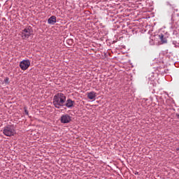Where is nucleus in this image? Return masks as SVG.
Here are the masks:
<instances>
[{
	"instance_id": "1",
	"label": "nucleus",
	"mask_w": 179,
	"mask_h": 179,
	"mask_svg": "<svg viewBox=\"0 0 179 179\" xmlns=\"http://www.w3.org/2000/svg\"><path fill=\"white\" fill-rule=\"evenodd\" d=\"M65 101H66V96L63 93H57L53 97V105L56 108H61L65 106Z\"/></svg>"
},
{
	"instance_id": "2",
	"label": "nucleus",
	"mask_w": 179,
	"mask_h": 179,
	"mask_svg": "<svg viewBox=\"0 0 179 179\" xmlns=\"http://www.w3.org/2000/svg\"><path fill=\"white\" fill-rule=\"evenodd\" d=\"M3 134L5 136H13L15 134H16L15 127L13 125H8L7 127H3Z\"/></svg>"
},
{
	"instance_id": "3",
	"label": "nucleus",
	"mask_w": 179,
	"mask_h": 179,
	"mask_svg": "<svg viewBox=\"0 0 179 179\" xmlns=\"http://www.w3.org/2000/svg\"><path fill=\"white\" fill-rule=\"evenodd\" d=\"M31 34H33V28L29 26L22 31L21 37L23 40H26V38H29Z\"/></svg>"
},
{
	"instance_id": "4",
	"label": "nucleus",
	"mask_w": 179,
	"mask_h": 179,
	"mask_svg": "<svg viewBox=\"0 0 179 179\" xmlns=\"http://www.w3.org/2000/svg\"><path fill=\"white\" fill-rule=\"evenodd\" d=\"M30 66V61L29 60H22L20 63V67L22 71H26Z\"/></svg>"
},
{
	"instance_id": "5",
	"label": "nucleus",
	"mask_w": 179,
	"mask_h": 179,
	"mask_svg": "<svg viewBox=\"0 0 179 179\" xmlns=\"http://www.w3.org/2000/svg\"><path fill=\"white\" fill-rule=\"evenodd\" d=\"M69 122H71V116L69 115H63L61 117V123L68 124Z\"/></svg>"
},
{
	"instance_id": "6",
	"label": "nucleus",
	"mask_w": 179,
	"mask_h": 179,
	"mask_svg": "<svg viewBox=\"0 0 179 179\" xmlns=\"http://www.w3.org/2000/svg\"><path fill=\"white\" fill-rule=\"evenodd\" d=\"M64 106L67 107V108H72V107L75 106V101H72V99H69L65 101Z\"/></svg>"
},
{
	"instance_id": "7",
	"label": "nucleus",
	"mask_w": 179,
	"mask_h": 179,
	"mask_svg": "<svg viewBox=\"0 0 179 179\" xmlns=\"http://www.w3.org/2000/svg\"><path fill=\"white\" fill-rule=\"evenodd\" d=\"M48 24H55V23H57V17H55V15L51 16L48 20Z\"/></svg>"
},
{
	"instance_id": "8",
	"label": "nucleus",
	"mask_w": 179,
	"mask_h": 179,
	"mask_svg": "<svg viewBox=\"0 0 179 179\" xmlns=\"http://www.w3.org/2000/svg\"><path fill=\"white\" fill-rule=\"evenodd\" d=\"M97 95L96 94V92H91L90 93H88L87 94V97L88 99H90V100H93L94 99H96V96Z\"/></svg>"
},
{
	"instance_id": "9",
	"label": "nucleus",
	"mask_w": 179,
	"mask_h": 179,
	"mask_svg": "<svg viewBox=\"0 0 179 179\" xmlns=\"http://www.w3.org/2000/svg\"><path fill=\"white\" fill-rule=\"evenodd\" d=\"M158 36L163 44L167 43V38H164V35L163 34H159Z\"/></svg>"
},
{
	"instance_id": "10",
	"label": "nucleus",
	"mask_w": 179,
	"mask_h": 179,
	"mask_svg": "<svg viewBox=\"0 0 179 179\" xmlns=\"http://www.w3.org/2000/svg\"><path fill=\"white\" fill-rule=\"evenodd\" d=\"M66 43L69 44V45H72V44H73V39H68Z\"/></svg>"
},
{
	"instance_id": "11",
	"label": "nucleus",
	"mask_w": 179,
	"mask_h": 179,
	"mask_svg": "<svg viewBox=\"0 0 179 179\" xmlns=\"http://www.w3.org/2000/svg\"><path fill=\"white\" fill-rule=\"evenodd\" d=\"M4 83H6V85H9V78H6L4 79Z\"/></svg>"
},
{
	"instance_id": "12",
	"label": "nucleus",
	"mask_w": 179,
	"mask_h": 179,
	"mask_svg": "<svg viewBox=\"0 0 179 179\" xmlns=\"http://www.w3.org/2000/svg\"><path fill=\"white\" fill-rule=\"evenodd\" d=\"M24 113L27 115H29V110L26 108H24Z\"/></svg>"
},
{
	"instance_id": "13",
	"label": "nucleus",
	"mask_w": 179,
	"mask_h": 179,
	"mask_svg": "<svg viewBox=\"0 0 179 179\" xmlns=\"http://www.w3.org/2000/svg\"><path fill=\"white\" fill-rule=\"evenodd\" d=\"M176 116L178 117V118L179 119V113L176 114Z\"/></svg>"
}]
</instances>
